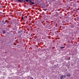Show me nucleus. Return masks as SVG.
<instances>
[{"label": "nucleus", "instance_id": "nucleus-7", "mask_svg": "<svg viewBox=\"0 0 79 79\" xmlns=\"http://www.w3.org/2000/svg\"><path fill=\"white\" fill-rule=\"evenodd\" d=\"M2 32L3 34H6V31H3Z\"/></svg>", "mask_w": 79, "mask_h": 79}, {"label": "nucleus", "instance_id": "nucleus-1", "mask_svg": "<svg viewBox=\"0 0 79 79\" xmlns=\"http://www.w3.org/2000/svg\"><path fill=\"white\" fill-rule=\"evenodd\" d=\"M27 2L29 3L30 4V5H32L35 4V3L34 2V0H25ZM22 2H23V0H21Z\"/></svg>", "mask_w": 79, "mask_h": 79}, {"label": "nucleus", "instance_id": "nucleus-13", "mask_svg": "<svg viewBox=\"0 0 79 79\" xmlns=\"http://www.w3.org/2000/svg\"><path fill=\"white\" fill-rule=\"evenodd\" d=\"M60 48L62 49V48H64V47H60Z\"/></svg>", "mask_w": 79, "mask_h": 79}, {"label": "nucleus", "instance_id": "nucleus-3", "mask_svg": "<svg viewBox=\"0 0 79 79\" xmlns=\"http://www.w3.org/2000/svg\"><path fill=\"white\" fill-rule=\"evenodd\" d=\"M60 79H63L64 78L63 77V75H62L60 77Z\"/></svg>", "mask_w": 79, "mask_h": 79}, {"label": "nucleus", "instance_id": "nucleus-11", "mask_svg": "<svg viewBox=\"0 0 79 79\" xmlns=\"http://www.w3.org/2000/svg\"><path fill=\"white\" fill-rule=\"evenodd\" d=\"M63 77H64V78L65 77H66V76L65 75H63Z\"/></svg>", "mask_w": 79, "mask_h": 79}, {"label": "nucleus", "instance_id": "nucleus-5", "mask_svg": "<svg viewBox=\"0 0 79 79\" xmlns=\"http://www.w3.org/2000/svg\"><path fill=\"white\" fill-rule=\"evenodd\" d=\"M15 25H18V22H16L15 23Z\"/></svg>", "mask_w": 79, "mask_h": 79}, {"label": "nucleus", "instance_id": "nucleus-10", "mask_svg": "<svg viewBox=\"0 0 79 79\" xmlns=\"http://www.w3.org/2000/svg\"><path fill=\"white\" fill-rule=\"evenodd\" d=\"M1 42L2 44H3V43L5 42V41H4V40H2L1 41Z\"/></svg>", "mask_w": 79, "mask_h": 79}, {"label": "nucleus", "instance_id": "nucleus-15", "mask_svg": "<svg viewBox=\"0 0 79 79\" xmlns=\"http://www.w3.org/2000/svg\"><path fill=\"white\" fill-rule=\"evenodd\" d=\"M69 60H70V57H69Z\"/></svg>", "mask_w": 79, "mask_h": 79}, {"label": "nucleus", "instance_id": "nucleus-4", "mask_svg": "<svg viewBox=\"0 0 79 79\" xmlns=\"http://www.w3.org/2000/svg\"><path fill=\"white\" fill-rule=\"evenodd\" d=\"M67 77H71V75L70 74H67L66 75Z\"/></svg>", "mask_w": 79, "mask_h": 79}, {"label": "nucleus", "instance_id": "nucleus-9", "mask_svg": "<svg viewBox=\"0 0 79 79\" xmlns=\"http://www.w3.org/2000/svg\"><path fill=\"white\" fill-rule=\"evenodd\" d=\"M71 27H74V25H71Z\"/></svg>", "mask_w": 79, "mask_h": 79}, {"label": "nucleus", "instance_id": "nucleus-14", "mask_svg": "<svg viewBox=\"0 0 79 79\" xmlns=\"http://www.w3.org/2000/svg\"><path fill=\"white\" fill-rule=\"evenodd\" d=\"M31 78L32 79H34V78H33L32 77H31Z\"/></svg>", "mask_w": 79, "mask_h": 79}, {"label": "nucleus", "instance_id": "nucleus-8", "mask_svg": "<svg viewBox=\"0 0 79 79\" xmlns=\"http://www.w3.org/2000/svg\"><path fill=\"white\" fill-rule=\"evenodd\" d=\"M23 15H22V16L21 17V20H23V19H24V17H23Z\"/></svg>", "mask_w": 79, "mask_h": 79}, {"label": "nucleus", "instance_id": "nucleus-12", "mask_svg": "<svg viewBox=\"0 0 79 79\" xmlns=\"http://www.w3.org/2000/svg\"><path fill=\"white\" fill-rule=\"evenodd\" d=\"M17 2H22L21 0H17Z\"/></svg>", "mask_w": 79, "mask_h": 79}, {"label": "nucleus", "instance_id": "nucleus-16", "mask_svg": "<svg viewBox=\"0 0 79 79\" xmlns=\"http://www.w3.org/2000/svg\"><path fill=\"white\" fill-rule=\"evenodd\" d=\"M5 53H6V52Z\"/></svg>", "mask_w": 79, "mask_h": 79}, {"label": "nucleus", "instance_id": "nucleus-2", "mask_svg": "<svg viewBox=\"0 0 79 79\" xmlns=\"http://www.w3.org/2000/svg\"><path fill=\"white\" fill-rule=\"evenodd\" d=\"M18 16H21V12H18L17 13Z\"/></svg>", "mask_w": 79, "mask_h": 79}, {"label": "nucleus", "instance_id": "nucleus-6", "mask_svg": "<svg viewBox=\"0 0 79 79\" xmlns=\"http://www.w3.org/2000/svg\"><path fill=\"white\" fill-rule=\"evenodd\" d=\"M19 33H21L22 32V30H21L18 31Z\"/></svg>", "mask_w": 79, "mask_h": 79}]
</instances>
